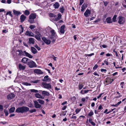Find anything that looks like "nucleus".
Instances as JSON below:
<instances>
[{"instance_id": "nucleus-1", "label": "nucleus", "mask_w": 126, "mask_h": 126, "mask_svg": "<svg viewBox=\"0 0 126 126\" xmlns=\"http://www.w3.org/2000/svg\"><path fill=\"white\" fill-rule=\"evenodd\" d=\"M16 52H19L18 54L19 56H25L30 58H32L33 57V56L31 54L25 51H23L21 50L18 49L17 50Z\"/></svg>"}, {"instance_id": "nucleus-2", "label": "nucleus", "mask_w": 126, "mask_h": 126, "mask_svg": "<svg viewBox=\"0 0 126 126\" xmlns=\"http://www.w3.org/2000/svg\"><path fill=\"white\" fill-rule=\"evenodd\" d=\"M29 110V108L28 107L26 106H22L17 108L16 110V112L23 113L26 112Z\"/></svg>"}, {"instance_id": "nucleus-3", "label": "nucleus", "mask_w": 126, "mask_h": 126, "mask_svg": "<svg viewBox=\"0 0 126 126\" xmlns=\"http://www.w3.org/2000/svg\"><path fill=\"white\" fill-rule=\"evenodd\" d=\"M27 65L31 68L35 67L37 66L35 63L30 60L29 62H28Z\"/></svg>"}, {"instance_id": "nucleus-4", "label": "nucleus", "mask_w": 126, "mask_h": 126, "mask_svg": "<svg viewBox=\"0 0 126 126\" xmlns=\"http://www.w3.org/2000/svg\"><path fill=\"white\" fill-rule=\"evenodd\" d=\"M114 80L113 79H111L110 78L107 77L105 80L104 83L106 85H107L111 83Z\"/></svg>"}, {"instance_id": "nucleus-5", "label": "nucleus", "mask_w": 126, "mask_h": 126, "mask_svg": "<svg viewBox=\"0 0 126 126\" xmlns=\"http://www.w3.org/2000/svg\"><path fill=\"white\" fill-rule=\"evenodd\" d=\"M42 85L44 88L47 89H51L52 88L51 85L49 83H47L43 82L42 83Z\"/></svg>"}, {"instance_id": "nucleus-6", "label": "nucleus", "mask_w": 126, "mask_h": 126, "mask_svg": "<svg viewBox=\"0 0 126 126\" xmlns=\"http://www.w3.org/2000/svg\"><path fill=\"white\" fill-rule=\"evenodd\" d=\"M118 23L120 24H122L125 21V19L124 17L121 16H119L118 17Z\"/></svg>"}, {"instance_id": "nucleus-7", "label": "nucleus", "mask_w": 126, "mask_h": 126, "mask_svg": "<svg viewBox=\"0 0 126 126\" xmlns=\"http://www.w3.org/2000/svg\"><path fill=\"white\" fill-rule=\"evenodd\" d=\"M34 105L35 107L36 108H42V106L39 104L37 100L33 101Z\"/></svg>"}, {"instance_id": "nucleus-8", "label": "nucleus", "mask_w": 126, "mask_h": 126, "mask_svg": "<svg viewBox=\"0 0 126 126\" xmlns=\"http://www.w3.org/2000/svg\"><path fill=\"white\" fill-rule=\"evenodd\" d=\"M56 35H51L50 39L52 40L51 42L54 43L56 39Z\"/></svg>"}, {"instance_id": "nucleus-9", "label": "nucleus", "mask_w": 126, "mask_h": 126, "mask_svg": "<svg viewBox=\"0 0 126 126\" xmlns=\"http://www.w3.org/2000/svg\"><path fill=\"white\" fill-rule=\"evenodd\" d=\"M15 94L13 93H12L9 94L7 96V98L9 100H11L13 99L15 97Z\"/></svg>"}, {"instance_id": "nucleus-10", "label": "nucleus", "mask_w": 126, "mask_h": 126, "mask_svg": "<svg viewBox=\"0 0 126 126\" xmlns=\"http://www.w3.org/2000/svg\"><path fill=\"white\" fill-rule=\"evenodd\" d=\"M42 39L43 40L47 45H49L50 44L51 42L50 40L47 39L45 37H43Z\"/></svg>"}, {"instance_id": "nucleus-11", "label": "nucleus", "mask_w": 126, "mask_h": 126, "mask_svg": "<svg viewBox=\"0 0 126 126\" xmlns=\"http://www.w3.org/2000/svg\"><path fill=\"white\" fill-rule=\"evenodd\" d=\"M30 60V59L27 58L26 57H24L21 60V62L24 63H27Z\"/></svg>"}, {"instance_id": "nucleus-12", "label": "nucleus", "mask_w": 126, "mask_h": 126, "mask_svg": "<svg viewBox=\"0 0 126 126\" xmlns=\"http://www.w3.org/2000/svg\"><path fill=\"white\" fill-rule=\"evenodd\" d=\"M34 72L37 74H42L43 73V72L40 69H36L34 71Z\"/></svg>"}, {"instance_id": "nucleus-13", "label": "nucleus", "mask_w": 126, "mask_h": 126, "mask_svg": "<svg viewBox=\"0 0 126 126\" xmlns=\"http://www.w3.org/2000/svg\"><path fill=\"white\" fill-rule=\"evenodd\" d=\"M25 35L30 36H34V34L31 31H27L26 32Z\"/></svg>"}, {"instance_id": "nucleus-14", "label": "nucleus", "mask_w": 126, "mask_h": 126, "mask_svg": "<svg viewBox=\"0 0 126 126\" xmlns=\"http://www.w3.org/2000/svg\"><path fill=\"white\" fill-rule=\"evenodd\" d=\"M26 17L24 15H22L20 16V22H23L25 20Z\"/></svg>"}, {"instance_id": "nucleus-15", "label": "nucleus", "mask_w": 126, "mask_h": 126, "mask_svg": "<svg viewBox=\"0 0 126 126\" xmlns=\"http://www.w3.org/2000/svg\"><path fill=\"white\" fill-rule=\"evenodd\" d=\"M36 15L35 13H32L29 16V18L34 19L36 17Z\"/></svg>"}, {"instance_id": "nucleus-16", "label": "nucleus", "mask_w": 126, "mask_h": 126, "mask_svg": "<svg viewBox=\"0 0 126 126\" xmlns=\"http://www.w3.org/2000/svg\"><path fill=\"white\" fill-rule=\"evenodd\" d=\"M91 14V11L88 9H87L84 13V14L86 17L89 16L88 15H90Z\"/></svg>"}, {"instance_id": "nucleus-17", "label": "nucleus", "mask_w": 126, "mask_h": 126, "mask_svg": "<svg viewBox=\"0 0 126 126\" xmlns=\"http://www.w3.org/2000/svg\"><path fill=\"white\" fill-rule=\"evenodd\" d=\"M65 26L64 25H62L60 28V32L62 34H63L64 32V28Z\"/></svg>"}, {"instance_id": "nucleus-18", "label": "nucleus", "mask_w": 126, "mask_h": 126, "mask_svg": "<svg viewBox=\"0 0 126 126\" xmlns=\"http://www.w3.org/2000/svg\"><path fill=\"white\" fill-rule=\"evenodd\" d=\"M35 43L34 39L32 38H30L29 39V44H34Z\"/></svg>"}, {"instance_id": "nucleus-19", "label": "nucleus", "mask_w": 126, "mask_h": 126, "mask_svg": "<svg viewBox=\"0 0 126 126\" xmlns=\"http://www.w3.org/2000/svg\"><path fill=\"white\" fill-rule=\"evenodd\" d=\"M31 50L33 54H35L37 52L36 49L34 47H31Z\"/></svg>"}, {"instance_id": "nucleus-20", "label": "nucleus", "mask_w": 126, "mask_h": 126, "mask_svg": "<svg viewBox=\"0 0 126 126\" xmlns=\"http://www.w3.org/2000/svg\"><path fill=\"white\" fill-rule=\"evenodd\" d=\"M42 94L44 96H48L50 95V94L47 91H42Z\"/></svg>"}, {"instance_id": "nucleus-21", "label": "nucleus", "mask_w": 126, "mask_h": 126, "mask_svg": "<svg viewBox=\"0 0 126 126\" xmlns=\"http://www.w3.org/2000/svg\"><path fill=\"white\" fill-rule=\"evenodd\" d=\"M35 97L38 98H40L42 99H43L44 98V97L41 96V95L39 93H36L34 94Z\"/></svg>"}, {"instance_id": "nucleus-22", "label": "nucleus", "mask_w": 126, "mask_h": 126, "mask_svg": "<svg viewBox=\"0 0 126 126\" xmlns=\"http://www.w3.org/2000/svg\"><path fill=\"white\" fill-rule=\"evenodd\" d=\"M13 11L14 14L17 16H18L19 15H20L21 14L20 12L16 11L15 10H13Z\"/></svg>"}, {"instance_id": "nucleus-23", "label": "nucleus", "mask_w": 126, "mask_h": 126, "mask_svg": "<svg viewBox=\"0 0 126 126\" xmlns=\"http://www.w3.org/2000/svg\"><path fill=\"white\" fill-rule=\"evenodd\" d=\"M18 67L20 70H24L25 68V66H23L20 64H19Z\"/></svg>"}, {"instance_id": "nucleus-24", "label": "nucleus", "mask_w": 126, "mask_h": 126, "mask_svg": "<svg viewBox=\"0 0 126 126\" xmlns=\"http://www.w3.org/2000/svg\"><path fill=\"white\" fill-rule=\"evenodd\" d=\"M37 101L41 105L44 104L45 103L44 101L41 99H38L37 100Z\"/></svg>"}, {"instance_id": "nucleus-25", "label": "nucleus", "mask_w": 126, "mask_h": 126, "mask_svg": "<svg viewBox=\"0 0 126 126\" xmlns=\"http://www.w3.org/2000/svg\"><path fill=\"white\" fill-rule=\"evenodd\" d=\"M15 107L11 108L9 110V111L10 113L14 112L15 111Z\"/></svg>"}, {"instance_id": "nucleus-26", "label": "nucleus", "mask_w": 126, "mask_h": 126, "mask_svg": "<svg viewBox=\"0 0 126 126\" xmlns=\"http://www.w3.org/2000/svg\"><path fill=\"white\" fill-rule=\"evenodd\" d=\"M87 7V5L85 4H83L81 7V11L82 12L84 11L85 8H86Z\"/></svg>"}, {"instance_id": "nucleus-27", "label": "nucleus", "mask_w": 126, "mask_h": 126, "mask_svg": "<svg viewBox=\"0 0 126 126\" xmlns=\"http://www.w3.org/2000/svg\"><path fill=\"white\" fill-rule=\"evenodd\" d=\"M53 6L55 8H58L60 6V4L58 2H56L53 4Z\"/></svg>"}, {"instance_id": "nucleus-28", "label": "nucleus", "mask_w": 126, "mask_h": 126, "mask_svg": "<svg viewBox=\"0 0 126 126\" xmlns=\"http://www.w3.org/2000/svg\"><path fill=\"white\" fill-rule=\"evenodd\" d=\"M48 77H49L48 75H46V76H45L44 77V79H42V80L43 81H47V80H50V78H48Z\"/></svg>"}, {"instance_id": "nucleus-29", "label": "nucleus", "mask_w": 126, "mask_h": 126, "mask_svg": "<svg viewBox=\"0 0 126 126\" xmlns=\"http://www.w3.org/2000/svg\"><path fill=\"white\" fill-rule=\"evenodd\" d=\"M41 36V34L40 35H35V37L36 39L38 40H41L40 37Z\"/></svg>"}, {"instance_id": "nucleus-30", "label": "nucleus", "mask_w": 126, "mask_h": 126, "mask_svg": "<svg viewBox=\"0 0 126 126\" xmlns=\"http://www.w3.org/2000/svg\"><path fill=\"white\" fill-rule=\"evenodd\" d=\"M28 21L31 24L34 23L35 22L34 19L30 18H29Z\"/></svg>"}, {"instance_id": "nucleus-31", "label": "nucleus", "mask_w": 126, "mask_h": 126, "mask_svg": "<svg viewBox=\"0 0 126 126\" xmlns=\"http://www.w3.org/2000/svg\"><path fill=\"white\" fill-rule=\"evenodd\" d=\"M58 15L57 17V18H55V20L56 21H57L58 20L60 19L61 18L62 16L60 14H59Z\"/></svg>"}, {"instance_id": "nucleus-32", "label": "nucleus", "mask_w": 126, "mask_h": 126, "mask_svg": "<svg viewBox=\"0 0 126 126\" xmlns=\"http://www.w3.org/2000/svg\"><path fill=\"white\" fill-rule=\"evenodd\" d=\"M106 21L108 23H111L112 21L110 17L107 18L106 19Z\"/></svg>"}, {"instance_id": "nucleus-33", "label": "nucleus", "mask_w": 126, "mask_h": 126, "mask_svg": "<svg viewBox=\"0 0 126 126\" xmlns=\"http://www.w3.org/2000/svg\"><path fill=\"white\" fill-rule=\"evenodd\" d=\"M24 14L26 16H28L30 14V12L28 10H26L25 11Z\"/></svg>"}, {"instance_id": "nucleus-34", "label": "nucleus", "mask_w": 126, "mask_h": 126, "mask_svg": "<svg viewBox=\"0 0 126 126\" xmlns=\"http://www.w3.org/2000/svg\"><path fill=\"white\" fill-rule=\"evenodd\" d=\"M64 7L62 6L61 7L60 9V11L62 13H63L64 12Z\"/></svg>"}, {"instance_id": "nucleus-35", "label": "nucleus", "mask_w": 126, "mask_h": 126, "mask_svg": "<svg viewBox=\"0 0 126 126\" xmlns=\"http://www.w3.org/2000/svg\"><path fill=\"white\" fill-rule=\"evenodd\" d=\"M30 90V91L32 92L37 93L38 92V90L34 89H31Z\"/></svg>"}, {"instance_id": "nucleus-36", "label": "nucleus", "mask_w": 126, "mask_h": 126, "mask_svg": "<svg viewBox=\"0 0 126 126\" xmlns=\"http://www.w3.org/2000/svg\"><path fill=\"white\" fill-rule=\"evenodd\" d=\"M22 84L26 86H30L31 85V84L30 83H29L28 82H22Z\"/></svg>"}, {"instance_id": "nucleus-37", "label": "nucleus", "mask_w": 126, "mask_h": 126, "mask_svg": "<svg viewBox=\"0 0 126 126\" xmlns=\"http://www.w3.org/2000/svg\"><path fill=\"white\" fill-rule=\"evenodd\" d=\"M49 16L50 17H55L56 16V15H54L53 13H50L49 15Z\"/></svg>"}, {"instance_id": "nucleus-38", "label": "nucleus", "mask_w": 126, "mask_h": 126, "mask_svg": "<svg viewBox=\"0 0 126 126\" xmlns=\"http://www.w3.org/2000/svg\"><path fill=\"white\" fill-rule=\"evenodd\" d=\"M50 32L51 33V35H56L55 34V31L54 30L52 29L50 31Z\"/></svg>"}, {"instance_id": "nucleus-39", "label": "nucleus", "mask_w": 126, "mask_h": 126, "mask_svg": "<svg viewBox=\"0 0 126 126\" xmlns=\"http://www.w3.org/2000/svg\"><path fill=\"white\" fill-rule=\"evenodd\" d=\"M117 16L116 15H114L112 18V21L114 22H115L116 21V18L117 17Z\"/></svg>"}, {"instance_id": "nucleus-40", "label": "nucleus", "mask_w": 126, "mask_h": 126, "mask_svg": "<svg viewBox=\"0 0 126 126\" xmlns=\"http://www.w3.org/2000/svg\"><path fill=\"white\" fill-rule=\"evenodd\" d=\"M31 113H32L33 112H35L36 111V109H33L31 110H29V111Z\"/></svg>"}, {"instance_id": "nucleus-41", "label": "nucleus", "mask_w": 126, "mask_h": 126, "mask_svg": "<svg viewBox=\"0 0 126 126\" xmlns=\"http://www.w3.org/2000/svg\"><path fill=\"white\" fill-rule=\"evenodd\" d=\"M36 27L35 26V25H31L29 27V28H30L31 30H32L34 28H35Z\"/></svg>"}, {"instance_id": "nucleus-42", "label": "nucleus", "mask_w": 126, "mask_h": 126, "mask_svg": "<svg viewBox=\"0 0 126 126\" xmlns=\"http://www.w3.org/2000/svg\"><path fill=\"white\" fill-rule=\"evenodd\" d=\"M94 114V113L92 110H91L88 114V116H91Z\"/></svg>"}, {"instance_id": "nucleus-43", "label": "nucleus", "mask_w": 126, "mask_h": 126, "mask_svg": "<svg viewBox=\"0 0 126 126\" xmlns=\"http://www.w3.org/2000/svg\"><path fill=\"white\" fill-rule=\"evenodd\" d=\"M83 85L81 84L79 85V89L81 90L83 87Z\"/></svg>"}, {"instance_id": "nucleus-44", "label": "nucleus", "mask_w": 126, "mask_h": 126, "mask_svg": "<svg viewBox=\"0 0 126 126\" xmlns=\"http://www.w3.org/2000/svg\"><path fill=\"white\" fill-rule=\"evenodd\" d=\"M8 14H9L11 17H12L13 16L11 14V11H9L7 12L6 15H7Z\"/></svg>"}, {"instance_id": "nucleus-45", "label": "nucleus", "mask_w": 126, "mask_h": 126, "mask_svg": "<svg viewBox=\"0 0 126 126\" xmlns=\"http://www.w3.org/2000/svg\"><path fill=\"white\" fill-rule=\"evenodd\" d=\"M4 112L6 116H7L8 114V111L6 110H4Z\"/></svg>"}, {"instance_id": "nucleus-46", "label": "nucleus", "mask_w": 126, "mask_h": 126, "mask_svg": "<svg viewBox=\"0 0 126 126\" xmlns=\"http://www.w3.org/2000/svg\"><path fill=\"white\" fill-rule=\"evenodd\" d=\"M80 110V109H77L75 110V112L76 114L79 113Z\"/></svg>"}, {"instance_id": "nucleus-47", "label": "nucleus", "mask_w": 126, "mask_h": 126, "mask_svg": "<svg viewBox=\"0 0 126 126\" xmlns=\"http://www.w3.org/2000/svg\"><path fill=\"white\" fill-rule=\"evenodd\" d=\"M35 47L38 50H40L41 49L37 45L35 46Z\"/></svg>"}, {"instance_id": "nucleus-48", "label": "nucleus", "mask_w": 126, "mask_h": 126, "mask_svg": "<svg viewBox=\"0 0 126 126\" xmlns=\"http://www.w3.org/2000/svg\"><path fill=\"white\" fill-rule=\"evenodd\" d=\"M94 55V53H91V54H86V55H85V56L86 57L87 56H92V55Z\"/></svg>"}, {"instance_id": "nucleus-49", "label": "nucleus", "mask_w": 126, "mask_h": 126, "mask_svg": "<svg viewBox=\"0 0 126 126\" xmlns=\"http://www.w3.org/2000/svg\"><path fill=\"white\" fill-rule=\"evenodd\" d=\"M98 67V65L97 64H96L93 67V69L94 70H95Z\"/></svg>"}, {"instance_id": "nucleus-50", "label": "nucleus", "mask_w": 126, "mask_h": 126, "mask_svg": "<svg viewBox=\"0 0 126 126\" xmlns=\"http://www.w3.org/2000/svg\"><path fill=\"white\" fill-rule=\"evenodd\" d=\"M28 106L30 108H33L34 107L33 105L32 104H29Z\"/></svg>"}, {"instance_id": "nucleus-51", "label": "nucleus", "mask_w": 126, "mask_h": 126, "mask_svg": "<svg viewBox=\"0 0 126 126\" xmlns=\"http://www.w3.org/2000/svg\"><path fill=\"white\" fill-rule=\"evenodd\" d=\"M124 83V82H121L120 83V85L121 86V87L122 88H123V85Z\"/></svg>"}, {"instance_id": "nucleus-52", "label": "nucleus", "mask_w": 126, "mask_h": 126, "mask_svg": "<svg viewBox=\"0 0 126 126\" xmlns=\"http://www.w3.org/2000/svg\"><path fill=\"white\" fill-rule=\"evenodd\" d=\"M84 0H80L79 5H81L83 2Z\"/></svg>"}, {"instance_id": "nucleus-53", "label": "nucleus", "mask_w": 126, "mask_h": 126, "mask_svg": "<svg viewBox=\"0 0 126 126\" xmlns=\"http://www.w3.org/2000/svg\"><path fill=\"white\" fill-rule=\"evenodd\" d=\"M39 81V80H36L34 81H32V82L34 83H37Z\"/></svg>"}, {"instance_id": "nucleus-54", "label": "nucleus", "mask_w": 126, "mask_h": 126, "mask_svg": "<svg viewBox=\"0 0 126 126\" xmlns=\"http://www.w3.org/2000/svg\"><path fill=\"white\" fill-rule=\"evenodd\" d=\"M114 109H112L111 110H110L109 111L107 112V114H108L109 113H110L112 111H113L114 110Z\"/></svg>"}, {"instance_id": "nucleus-55", "label": "nucleus", "mask_w": 126, "mask_h": 126, "mask_svg": "<svg viewBox=\"0 0 126 126\" xmlns=\"http://www.w3.org/2000/svg\"><path fill=\"white\" fill-rule=\"evenodd\" d=\"M3 109V107L2 106L0 105V110L2 111Z\"/></svg>"}, {"instance_id": "nucleus-56", "label": "nucleus", "mask_w": 126, "mask_h": 126, "mask_svg": "<svg viewBox=\"0 0 126 126\" xmlns=\"http://www.w3.org/2000/svg\"><path fill=\"white\" fill-rule=\"evenodd\" d=\"M23 45L24 46L27 47H28V45H27V43H25V42H23Z\"/></svg>"}, {"instance_id": "nucleus-57", "label": "nucleus", "mask_w": 126, "mask_h": 126, "mask_svg": "<svg viewBox=\"0 0 126 126\" xmlns=\"http://www.w3.org/2000/svg\"><path fill=\"white\" fill-rule=\"evenodd\" d=\"M101 71L102 72H105L107 70L106 69L102 68L101 69Z\"/></svg>"}, {"instance_id": "nucleus-58", "label": "nucleus", "mask_w": 126, "mask_h": 126, "mask_svg": "<svg viewBox=\"0 0 126 126\" xmlns=\"http://www.w3.org/2000/svg\"><path fill=\"white\" fill-rule=\"evenodd\" d=\"M67 107L66 106H64L62 108V109L63 110H65L66 108H67Z\"/></svg>"}, {"instance_id": "nucleus-59", "label": "nucleus", "mask_w": 126, "mask_h": 126, "mask_svg": "<svg viewBox=\"0 0 126 126\" xmlns=\"http://www.w3.org/2000/svg\"><path fill=\"white\" fill-rule=\"evenodd\" d=\"M103 2L104 3V5H105V6H106L107 5L108 3V2L107 1H103Z\"/></svg>"}, {"instance_id": "nucleus-60", "label": "nucleus", "mask_w": 126, "mask_h": 126, "mask_svg": "<svg viewBox=\"0 0 126 126\" xmlns=\"http://www.w3.org/2000/svg\"><path fill=\"white\" fill-rule=\"evenodd\" d=\"M103 94V93H102L99 94V95L97 96V99H99V98H100L102 94Z\"/></svg>"}, {"instance_id": "nucleus-61", "label": "nucleus", "mask_w": 126, "mask_h": 126, "mask_svg": "<svg viewBox=\"0 0 126 126\" xmlns=\"http://www.w3.org/2000/svg\"><path fill=\"white\" fill-rule=\"evenodd\" d=\"M102 108H102V106L101 105H100L98 108V110L101 109Z\"/></svg>"}, {"instance_id": "nucleus-62", "label": "nucleus", "mask_w": 126, "mask_h": 126, "mask_svg": "<svg viewBox=\"0 0 126 126\" xmlns=\"http://www.w3.org/2000/svg\"><path fill=\"white\" fill-rule=\"evenodd\" d=\"M90 123H91V124L93 126H95V123L93 121L91 122Z\"/></svg>"}, {"instance_id": "nucleus-63", "label": "nucleus", "mask_w": 126, "mask_h": 126, "mask_svg": "<svg viewBox=\"0 0 126 126\" xmlns=\"http://www.w3.org/2000/svg\"><path fill=\"white\" fill-rule=\"evenodd\" d=\"M7 3L8 4H10L11 3V0H7Z\"/></svg>"}, {"instance_id": "nucleus-64", "label": "nucleus", "mask_w": 126, "mask_h": 126, "mask_svg": "<svg viewBox=\"0 0 126 126\" xmlns=\"http://www.w3.org/2000/svg\"><path fill=\"white\" fill-rule=\"evenodd\" d=\"M84 91L83 90H81V91L80 92V93L82 94H84Z\"/></svg>"}]
</instances>
